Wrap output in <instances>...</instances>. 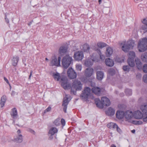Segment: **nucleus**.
I'll list each match as a JSON object with an SVG mask.
<instances>
[{
	"mask_svg": "<svg viewBox=\"0 0 147 147\" xmlns=\"http://www.w3.org/2000/svg\"><path fill=\"white\" fill-rule=\"evenodd\" d=\"M61 86L65 90L71 89V93L76 95L77 90H81L82 89V84L81 82L78 80H75L72 83L71 86L70 84L68 82V80L66 77H63L61 79Z\"/></svg>",
	"mask_w": 147,
	"mask_h": 147,
	"instance_id": "obj_1",
	"label": "nucleus"
},
{
	"mask_svg": "<svg viewBox=\"0 0 147 147\" xmlns=\"http://www.w3.org/2000/svg\"><path fill=\"white\" fill-rule=\"evenodd\" d=\"M123 45L122 49L125 52H127L130 49H132L134 46V42L132 40H130L127 42H123L121 44Z\"/></svg>",
	"mask_w": 147,
	"mask_h": 147,
	"instance_id": "obj_2",
	"label": "nucleus"
},
{
	"mask_svg": "<svg viewBox=\"0 0 147 147\" xmlns=\"http://www.w3.org/2000/svg\"><path fill=\"white\" fill-rule=\"evenodd\" d=\"M138 48L139 51L143 52L147 49V38H144L140 40L138 44Z\"/></svg>",
	"mask_w": 147,
	"mask_h": 147,
	"instance_id": "obj_3",
	"label": "nucleus"
},
{
	"mask_svg": "<svg viewBox=\"0 0 147 147\" xmlns=\"http://www.w3.org/2000/svg\"><path fill=\"white\" fill-rule=\"evenodd\" d=\"M72 61V57L69 55L64 56L62 60V64L63 67L65 69L67 68L70 65Z\"/></svg>",
	"mask_w": 147,
	"mask_h": 147,
	"instance_id": "obj_4",
	"label": "nucleus"
},
{
	"mask_svg": "<svg viewBox=\"0 0 147 147\" xmlns=\"http://www.w3.org/2000/svg\"><path fill=\"white\" fill-rule=\"evenodd\" d=\"M91 92V89L88 87H86L85 88L84 91L81 95V97L82 99L85 101L88 99V96L90 95Z\"/></svg>",
	"mask_w": 147,
	"mask_h": 147,
	"instance_id": "obj_5",
	"label": "nucleus"
},
{
	"mask_svg": "<svg viewBox=\"0 0 147 147\" xmlns=\"http://www.w3.org/2000/svg\"><path fill=\"white\" fill-rule=\"evenodd\" d=\"M61 59V58L60 57H59L57 59L55 57H52L50 65L51 66H59L60 65Z\"/></svg>",
	"mask_w": 147,
	"mask_h": 147,
	"instance_id": "obj_6",
	"label": "nucleus"
},
{
	"mask_svg": "<svg viewBox=\"0 0 147 147\" xmlns=\"http://www.w3.org/2000/svg\"><path fill=\"white\" fill-rule=\"evenodd\" d=\"M67 74L68 76L71 79H74L76 77V73L72 68L68 69Z\"/></svg>",
	"mask_w": 147,
	"mask_h": 147,
	"instance_id": "obj_7",
	"label": "nucleus"
},
{
	"mask_svg": "<svg viewBox=\"0 0 147 147\" xmlns=\"http://www.w3.org/2000/svg\"><path fill=\"white\" fill-rule=\"evenodd\" d=\"M98 61V59L96 58L91 57L90 59H87L85 63V65L86 67L92 66L93 65V62Z\"/></svg>",
	"mask_w": 147,
	"mask_h": 147,
	"instance_id": "obj_8",
	"label": "nucleus"
},
{
	"mask_svg": "<svg viewBox=\"0 0 147 147\" xmlns=\"http://www.w3.org/2000/svg\"><path fill=\"white\" fill-rule=\"evenodd\" d=\"M17 133L18 135L14 138L13 141L16 143H21L23 140V136L22 135L20 134V130L18 129L17 131Z\"/></svg>",
	"mask_w": 147,
	"mask_h": 147,
	"instance_id": "obj_9",
	"label": "nucleus"
},
{
	"mask_svg": "<svg viewBox=\"0 0 147 147\" xmlns=\"http://www.w3.org/2000/svg\"><path fill=\"white\" fill-rule=\"evenodd\" d=\"M74 56L75 60H81L83 57V53L82 51L77 52L74 54Z\"/></svg>",
	"mask_w": 147,
	"mask_h": 147,
	"instance_id": "obj_10",
	"label": "nucleus"
},
{
	"mask_svg": "<svg viewBox=\"0 0 147 147\" xmlns=\"http://www.w3.org/2000/svg\"><path fill=\"white\" fill-rule=\"evenodd\" d=\"M67 97H65L63 98L62 106L63 107V110L64 112H66L67 105H68L69 101L68 100Z\"/></svg>",
	"mask_w": 147,
	"mask_h": 147,
	"instance_id": "obj_11",
	"label": "nucleus"
},
{
	"mask_svg": "<svg viewBox=\"0 0 147 147\" xmlns=\"http://www.w3.org/2000/svg\"><path fill=\"white\" fill-rule=\"evenodd\" d=\"M133 113L131 111H127L125 113L124 117L127 120L131 119L133 117Z\"/></svg>",
	"mask_w": 147,
	"mask_h": 147,
	"instance_id": "obj_12",
	"label": "nucleus"
},
{
	"mask_svg": "<svg viewBox=\"0 0 147 147\" xmlns=\"http://www.w3.org/2000/svg\"><path fill=\"white\" fill-rule=\"evenodd\" d=\"M92 92L98 96L100 95L101 94V89L98 87H94L92 88Z\"/></svg>",
	"mask_w": 147,
	"mask_h": 147,
	"instance_id": "obj_13",
	"label": "nucleus"
},
{
	"mask_svg": "<svg viewBox=\"0 0 147 147\" xmlns=\"http://www.w3.org/2000/svg\"><path fill=\"white\" fill-rule=\"evenodd\" d=\"M94 69L92 68H87L85 71V75L87 77H90L93 74Z\"/></svg>",
	"mask_w": 147,
	"mask_h": 147,
	"instance_id": "obj_14",
	"label": "nucleus"
},
{
	"mask_svg": "<svg viewBox=\"0 0 147 147\" xmlns=\"http://www.w3.org/2000/svg\"><path fill=\"white\" fill-rule=\"evenodd\" d=\"M101 100L104 105L108 106L110 105V101L109 100L107 97H102Z\"/></svg>",
	"mask_w": 147,
	"mask_h": 147,
	"instance_id": "obj_15",
	"label": "nucleus"
},
{
	"mask_svg": "<svg viewBox=\"0 0 147 147\" xmlns=\"http://www.w3.org/2000/svg\"><path fill=\"white\" fill-rule=\"evenodd\" d=\"M116 117L119 119H121L123 118L125 115V113L122 111H117L116 114Z\"/></svg>",
	"mask_w": 147,
	"mask_h": 147,
	"instance_id": "obj_16",
	"label": "nucleus"
},
{
	"mask_svg": "<svg viewBox=\"0 0 147 147\" xmlns=\"http://www.w3.org/2000/svg\"><path fill=\"white\" fill-rule=\"evenodd\" d=\"M135 63L137 68L139 70L141 69L142 67V63L140 59H136Z\"/></svg>",
	"mask_w": 147,
	"mask_h": 147,
	"instance_id": "obj_17",
	"label": "nucleus"
},
{
	"mask_svg": "<svg viewBox=\"0 0 147 147\" xmlns=\"http://www.w3.org/2000/svg\"><path fill=\"white\" fill-rule=\"evenodd\" d=\"M105 62L106 65L109 67H112L114 64L113 61L109 58L106 59Z\"/></svg>",
	"mask_w": 147,
	"mask_h": 147,
	"instance_id": "obj_18",
	"label": "nucleus"
},
{
	"mask_svg": "<svg viewBox=\"0 0 147 147\" xmlns=\"http://www.w3.org/2000/svg\"><path fill=\"white\" fill-rule=\"evenodd\" d=\"M95 103L97 107L101 109H102L103 107V104L102 101L101 102L100 99L97 98L96 99Z\"/></svg>",
	"mask_w": 147,
	"mask_h": 147,
	"instance_id": "obj_19",
	"label": "nucleus"
},
{
	"mask_svg": "<svg viewBox=\"0 0 147 147\" xmlns=\"http://www.w3.org/2000/svg\"><path fill=\"white\" fill-rule=\"evenodd\" d=\"M58 129L55 127H52L49 130V134L52 136L54 135L55 133L57 132Z\"/></svg>",
	"mask_w": 147,
	"mask_h": 147,
	"instance_id": "obj_20",
	"label": "nucleus"
},
{
	"mask_svg": "<svg viewBox=\"0 0 147 147\" xmlns=\"http://www.w3.org/2000/svg\"><path fill=\"white\" fill-rule=\"evenodd\" d=\"M103 72L101 71H98L96 72V78L99 80H101L103 78Z\"/></svg>",
	"mask_w": 147,
	"mask_h": 147,
	"instance_id": "obj_21",
	"label": "nucleus"
},
{
	"mask_svg": "<svg viewBox=\"0 0 147 147\" xmlns=\"http://www.w3.org/2000/svg\"><path fill=\"white\" fill-rule=\"evenodd\" d=\"M115 113V110L112 108L110 107L109 108L108 110L106 113V114L109 116H112L114 115Z\"/></svg>",
	"mask_w": 147,
	"mask_h": 147,
	"instance_id": "obj_22",
	"label": "nucleus"
},
{
	"mask_svg": "<svg viewBox=\"0 0 147 147\" xmlns=\"http://www.w3.org/2000/svg\"><path fill=\"white\" fill-rule=\"evenodd\" d=\"M113 52V49L111 47H107L106 49V55L107 57H109Z\"/></svg>",
	"mask_w": 147,
	"mask_h": 147,
	"instance_id": "obj_23",
	"label": "nucleus"
},
{
	"mask_svg": "<svg viewBox=\"0 0 147 147\" xmlns=\"http://www.w3.org/2000/svg\"><path fill=\"white\" fill-rule=\"evenodd\" d=\"M135 117L136 119H141L143 117V115L140 111H137L135 112Z\"/></svg>",
	"mask_w": 147,
	"mask_h": 147,
	"instance_id": "obj_24",
	"label": "nucleus"
},
{
	"mask_svg": "<svg viewBox=\"0 0 147 147\" xmlns=\"http://www.w3.org/2000/svg\"><path fill=\"white\" fill-rule=\"evenodd\" d=\"M140 109L144 114L147 115V105H144L140 107Z\"/></svg>",
	"mask_w": 147,
	"mask_h": 147,
	"instance_id": "obj_25",
	"label": "nucleus"
},
{
	"mask_svg": "<svg viewBox=\"0 0 147 147\" xmlns=\"http://www.w3.org/2000/svg\"><path fill=\"white\" fill-rule=\"evenodd\" d=\"M127 63L130 67H133L135 65V61L134 59L128 58L127 60Z\"/></svg>",
	"mask_w": 147,
	"mask_h": 147,
	"instance_id": "obj_26",
	"label": "nucleus"
},
{
	"mask_svg": "<svg viewBox=\"0 0 147 147\" xmlns=\"http://www.w3.org/2000/svg\"><path fill=\"white\" fill-rule=\"evenodd\" d=\"M19 60V58L18 56H15L13 57L12 59V64L14 66H16Z\"/></svg>",
	"mask_w": 147,
	"mask_h": 147,
	"instance_id": "obj_27",
	"label": "nucleus"
},
{
	"mask_svg": "<svg viewBox=\"0 0 147 147\" xmlns=\"http://www.w3.org/2000/svg\"><path fill=\"white\" fill-rule=\"evenodd\" d=\"M67 47H66L62 46L59 49V52L60 54H62V53H65L67 50Z\"/></svg>",
	"mask_w": 147,
	"mask_h": 147,
	"instance_id": "obj_28",
	"label": "nucleus"
},
{
	"mask_svg": "<svg viewBox=\"0 0 147 147\" xmlns=\"http://www.w3.org/2000/svg\"><path fill=\"white\" fill-rule=\"evenodd\" d=\"M141 59L144 62L147 63V52H145L142 53L141 56Z\"/></svg>",
	"mask_w": 147,
	"mask_h": 147,
	"instance_id": "obj_29",
	"label": "nucleus"
},
{
	"mask_svg": "<svg viewBox=\"0 0 147 147\" xmlns=\"http://www.w3.org/2000/svg\"><path fill=\"white\" fill-rule=\"evenodd\" d=\"M12 113L11 114V115L12 117L15 119L16 118L18 115V113L17 109L16 108H13L12 109Z\"/></svg>",
	"mask_w": 147,
	"mask_h": 147,
	"instance_id": "obj_30",
	"label": "nucleus"
},
{
	"mask_svg": "<svg viewBox=\"0 0 147 147\" xmlns=\"http://www.w3.org/2000/svg\"><path fill=\"white\" fill-rule=\"evenodd\" d=\"M117 124L113 123L111 122L107 125V127L110 129H114L116 128Z\"/></svg>",
	"mask_w": 147,
	"mask_h": 147,
	"instance_id": "obj_31",
	"label": "nucleus"
},
{
	"mask_svg": "<svg viewBox=\"0 0 147 147\" xmlns=\"http://www.w3.org/2000/svg\"><path fill=\"white\" fill-rule=\"evenodd\" d=\"M83 50L85 52H89L90 46L89 45L85 44L83 45Z\"/></svg>",
	"mask_w": 147,
	"mask_h": 147,
	"instance_id": "obj_32",
	"label": "nucleus"
},
{
	"mask_svg": "<svg viewBox=\"0 0 147 147\" xmlns=\"http://www.w3.org/2000/svg\"><path fill=\"white\" fill-rule=\"evenodd\" d=\"M53 77L55 80H57V81H59V79L60 78V76L59 73H57L56 74L54 73L53 75Z\"/></svg>",
	"mask_w": 147,
	"mask_h": 147,
	"instance_id": "obj_33",
	"label": "nucleus"
},
{
	"mask_svg": "<svg viewBox=\"0 0 147 147\" xmlns=\"http://www.w3.org/2000/svg\"><path fill=\"white\" fill-rule=\"evenodd\" d=\"M106 44L102 42H99L97 43V47L100 48H102L106 46Z\"/></svg>",
	"mask_w": 147,
	"mask_h": 147,
	"instance_id": "obj_34",
	"label": "nucleus"
},
{
	"mask_svg": "<svg viewBox=\"0 0 147 147\" xmlns=\"http://www.w3.org/2000/svg\"><path fill=\"white\" fill-rule=\"evenodd\" d=\"M129 58L134 59L135 57V54L134 52L130 51L129 53Z\"/></svg>",
	"mask_w": 147,
	"mask_h": 147,
	"instance_id": "obj_35",
	"label": "nucleus"
},
{
	"mask_svg": "<svg viewBox=\"0 0 147 147\" xmlns=\"http://www.w3.org/2000/svg\"><path fill=\"white\" fill-rule=\"evenodd\" d=\"M60 119L57 118L53 121V123L56 126H58L60 125Z\"/></svg>",
	"mask_w": 147,
	"mask_h": 147,
	"instance_id": "obj_36",
	"label": "nucleus"
},
{
	"mask_svg": "<svg viewBox=\"0 0 147 147\" xmlns=\"http://www.w3.org/2000/svg\"><path fill=\"white\" fill-rule=\"evenodd\" d=\"M115 70L113 68H110L109 70L108 73L111 76H113L115 74Z\"/></svg>",
	"mask_w": 147,
	"mask_h": 147,
	"instance_id": "obj_37",
	"label": "nucleus"
},
{
	"mask_svg": "<svg viewBox=\"0 0 147 147\" xmlns=\"http://www.w3.org/2000/svg\"><path fill=\"white\" fill-rule=\"evenodd\" d=\"M125 92L127 96L131 95L132 93L131 90L129 89H126L125 90Z\"/></svg>",
	"mask_w": 147,
	"mask_h": 147,
	"instance_id": "obj_38",
	"label": "nucleus"
},
{
	"mask_svg": "<svg viewBox=\"0 0 147 147\" xmlns=\"http://www.w3.org/2000/svg\"><path fill=\"white\" fill-rule=\"evenodd\" d=\"M130 66L128 65H124L123 67V70L126 71L128 72L130 70Z\"/></svg>",
	"mask_w": 147,
	"mask_h": 147,
	"instance_id": "obj_39",
	"label": "nucleus"
},
{
	"mask_svg": "<svg viewBox=\"0 0 147 147\" xmlns=\"http://www.w3.org/2000/svg\"><path fill=\"white\" fill-rule=\"evenodd\" d=\"M82 67L80 64H76V68L78 71H80L82 69Z\"/></svg>",
	"mask_w": 147,
	"mask_h": 147,
	"instance_id": "obj_40",
	"label": "nucleus"
},
{
	"mask_svg": "<svg viewBox=\"0 0 147 147\" xmlns=\"http://www.w3.org/2000/svg\"><path fill=\"white\" fill-rule=\"evenodd\" d=\"M97 45H95L94 46H93L92 47V49L96 51L98 53H100V50L98 48H97Z\"/></svg>",
	"mask_w": 147,
	"mask_h": 147,
	"instance_id": "obj_41",
	"label": "nucleus"
},
{
	"mask_svg": "<svg viewBox=\"0 0 147 147\" xmlns=\"http://www.w3.org/2000/svg\"><path fill=\"white\" fill-rule=\"evenodd\" d=\"M6 100V97L5 96H3L1 98V102L5 103Z\"/></svg>",
	"mask_w": 147,
	"mask_h": 147,
	"instance_id": "obj_42",
	"label": "nucleus"
},
{
	"mask_svg": "<svg viewBox=\"0 0 147 147\" xmlns=\"http://www.w3.org/2000/svg\"><path fill=\"white\" fill-rule=\"evenodd\" d=\"M143 71L145 73H147V64H144L143 67Z\"/></svg>",
	"mask_w": 147,
	"mask_h": 147,
	"instance_id": "obj_43",
	"label": "nucleus"
},
{
	"mask_svg": "<svg viewBox=\"0 0 147 147\" xmlns=\"http://www.w3.org/2000/svg\"><path fill=\"white\" fill-rule=\"evenodd\" d=\"M143 80L144 82L147 83V75H145L143 76Z\"/></svg>",
	"mask_w": 147,
	"mask_h": 147,
	"instance_id": "obj_44",
	"label": "nucleus"
},
{
	"mask_svg": "<svg viewBox=\"0 0 147 147\" xmlns=\"http://www.w3.org/2000/svg\"><path fill=\"white\" fill-rule=\"evenodd\" d=\"M51 107H49L44 111V113H45L47 112L50 111L51 110Z\"/></svg>",
	"mask_w": 147,
	"mask_h": 147,
	"instance_id": "obj_45",
	"label": "nucleus"
},
{
	"mask_svg": "<svg viewBox=\"0 0 147 147\" xmlns=\"http://www.w3.org/2000/svg\"><path fill=\"white\" fill-rule=\"evenodd\" d=\"M99 54L100 57V59L102 60H103L105 59V56L102 55H101V52H100V53H98Z\"/></svg>",
	"mask_w": 147,
	"mask_h": 147,
	"instance_id": "obj_46",
	"label": "nucleus"
},
{
	"mask_svg": "<svg viewBox=\"0 0 147 147\" xmlns=\"http://www.w3.org/2000/svg\"><path fill=\"white\" fill-rule=\"evenodd\" d=\"M61 123L62 125L63 126H64L65 125V120L63 119H62L61 120Z\"/></svg>",
	"mask_w": 147,
	"mask_h": 147,
	"instance_id": "obj_47",
	"label": "nucleus"
},
{
	"mask_svg": "<svg viewBox=\"0 0 147 147\" xmlns=\"http://www.w3.org/2000/svg\"><path fill=\"white\" fill-rule=\"evenodd\" d=\"M142 22L147 26V19H143Z\"/></svg>",
	"mask_w": 147,
	"mask_h": 147,
	"instance_id": "obj_48",
	"label": "nucleus"
},
{
	"mask_svg": "<svg viewBox=\"0 0 147 147\" xmlns=\"http://www.w3.org/2000/svg\"><path fill=\"white\" fill-rule=\"evenodd\" d=\"M116 128L117 131L119 132L120 133L121 131V130L120 128L118 127V125H117L116 127Z\"/></svg>",
	"mask_w": 147,
	"mask_h": 147,
	"instance_id": "obj_49",
	"label": "nucleus"
},
{
	"mask_svg": "<svg viewBox=\"0 0 147 147\" xmlns=\"http://www.w3.org/2000/svg\"><path fill=\"white\" fill-rule=\"evenodd\" d=\"M5 104V103L1 102H0V107L1 108L3 107L4 106Z\"/></svg>",
	"mask_w": 147,
	"mask_h": 147,
	"instance_id": "obj_50",
	"label": "nucleus"
},
{
	"mask_svg": "<svg viewBox=\"0 0 147 147\" xmlns=\"http://www.w3.org/2000/svg\"><path fill=\"white\" fill-rule=\"evenodd\" d=\"M143 120L144 122H147V116L144 117L143 118Z\"/></svg>",
	"mask_w": 147,
	"mask_h": 147,
	"instance_id": "obj_51",
	"label": "nucleus"
},
{
	"mask_svg": "<svg viewBox=\"0 0 147 147\" xmlns=\"http://www.w3.org/2000/svg\"><path fill=\"white\" fill-rule=\"evenodd\" d=\"M32 72H33V71L32 70H31L30 72V75H29V78H28V79L29 80H30L31 77L32 76Z\"/></svg>",
	"mask_w": 147,
	"mask_h": 147,
	"instance_id": "obj_52",
	"label": "nucleus"
},
{
	"mask_svg": "<svg viewBox=\"0 0 147 147\" xmlns=\"http://www.w3.org/2000/svg\"><path fill=\"white\" fill-rule=\"evenodd\" d=\"M4 79L6 81V83L10 85V84L8 80L5 77L4 78Z\"/></svg>",
	"mask_w": 147,
	"mask_h": 147,
	"instance_id": "obj_53",
	"label": "nucleus"
},
{
	"mask_svg": "<svg viewBox=\"0 0 147 147\" xmlns=\"http://www.w3.org/2000/svg\"><path fill=\"white\" fill-rule=\"evenodd\" d=\"M143 123V122L140 121H137V125H141Z\"/></svg>",
	"mask_w": 147,
	"mask_h": 147,
	"instance_id": "obj_54",
	"label": "nucleus"
},
{
	"mask_svg": "<svg viewBox=\"0 0 147 147\" xmlns=\"http://www.w3.org/2000/svg\"><path fill=\"white\" fill-rule=\"evenodd\" d=\"M132 123L135 125H137V121H132Z\"/></svg>",
	"mask_w": 147,
	"mask_h": 147,
	"instance_id": "obj_55",
	"label": "nucleus"
},
{
	"mask_svg": "<svg viewBox=\"0 0 147 147\" xmlns=\"http://www.w3.org/2000/svg\"><path fill=\"white\" fill-rule=\"evenodd\" d=\"M142 76L141 75V74H138L136 75V77L137 78H141Z\"/></svg>",
	"mask_w": 147,
	"mask_h": 147,
	"instance_id": "obj_56",
	"label": "nucleus"
},
{
	"mask_svg": "<svg viewBox=\"0 0 147 147\" xmlns=\"http://www.w3.org/2000/svg\"><path fill=\"white\" fill-rule=\"evenodd\" d=\"M15 94L16 92H15L13 91H12L11 92V95L12 96H14L15 95Z\"/></svg>",
	"mask_w": 147,
	"mask_h": 147,
	"instance_id": "obj_57",
	"label": "nucleus"
},
{
	"mask_svg": "<svg viewBox=\"0 0 147 147\" xmlns=\"http://www.w3.org/2000/svg\"><path fill=\"white\" fill-rule=\"evenodd\" d=\"M5 19V21L6 22V23L7 24H8L9 22V20H8V19Z\"/></svg>",
	"mask_w": 147,
	"mask_h": 147,
	"instance_id": "obj_58",
	"label": "nucleus"
},
{
	"mask_svg": "<svg viewBox=\"0 0 147 147\" xmlns=\"http://www.w3.org/2000/svg\"><path fill=\"white\" fill-rule=\"evenodd\" d=\"M33 22V20H32L28 24V25H29V26H30L31 25V24H32V22Z\"/></svg>",
	"mask_w": 147,
	"mask_h": 147,
	"instance_id": "obj_59",
	"label": "nucleus"
},
{
	"mask_svg": "<svg viewBox=\"0 0 147 147\" xmlns=\"http://www.w3.org/2000/svg\"><path fill=\"white\" fill-rule=\"evenodd\" d=\"M131 132L132 133H134L135 132V129H134L133 130H132L131 131Z\"/></svg>",
	"mask_w": 147,
	"mask_h": 147,
	"instance_id": "obj_60",
	"label": "nucleus"
},
{
	"mask_svg": "<svg viewBox=\"0 0 147 147\" xmlns=\"http://www.w3.org/2000/svg\"><path fill=\"white\" fill-rule=\"evenodd\" d=\"M111 147H116V146L114 145V144H112L111 146Z\"/></svg>",
	"mask_w": 147,
	"mask_h": 147,
	"instance_id": "obj_61",
	"label": "nucleus"
},
{
	"mask_svg": "<svg viewBox=\"0 0 147 147\" xmlns=\"http://www.w3.org/2000/svg\"><path fill=\"white\" fill-rule=\"evenodd\" d=\"M98 2L99 4H100L102 2V0H98Z\"/></svg>",
	"mask_w": 147,
	"mask_h": 147,
	"instance_id": "obj_62",
	"label": "nucleus"
},
{
	"mask_svg": "<svg viewBox=\"0 0 147 147\" xmlns=\"http://www.w3.org/2000/svg\"><path fill=\"white\" fill-rule=\"evenodd\" d=\"M45 60H46V61H48L49 59L47 58H45Z\"/></svg>",
	"mask_w": 147,
	"mask_h": 147,
	"instance_id": "obj_63",
	"label": "nucleus"
}]
</instances>
